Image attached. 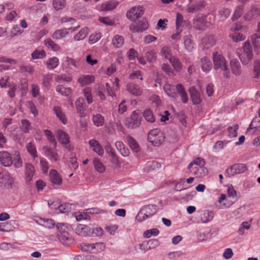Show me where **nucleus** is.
Segmentation results:
<instances>
[{"mask_svg": "<svg viewBox=\"0 0 260 260\" xmlns=\"http://www.w3.org/2000/svg\"><path fill=\"white\" fill-rule=\"evenodd\" d=\"M187 23V20H184L183 19V15L177 12L176 14V29H179V28L181 26H183L184 24H186Z\"/></svg>", "mask_w": 260, "mask_h": 260, "instance_id": "09e8293b", "label": "nucleus"}, {"mask_svg": "<svg viewBox=\"0 0 260 260\" xmlns=\"http://www.w3.org/2000/svg\"><path fill=\"white\" fill-rule=\"evenodd\" d=\"M260 15V10L257 8H252L244 16L245 20H250Z\"/></svg>", "mask_w": 260, "mask_h": 260, "instance_id": "37998d69", "label": "nucleus"}, {"mask_svg": "<svg viewBox=\"0 0 260 260\" xmlns=\"http://www.w3.org/2000/svg\"><path fill=\"white\" fill-rule=\"evenodd\" d=\"M191 100L193 105H198L202 102L200 92L194 87H191L189 89Z\"/></svg>", "mask_w": 260, "mask_h": 260, "instance_id": "4468645a", "label": "nucleus"}, {"mask_svg": "<svg viewBox=\"0 0 260 260\" xmlns=\"http://www.w3.org/2000/svg\"><path fill=\"white\" fill-rule=\"evenodd\" d=\"M118 5V3L115 1H110L103 3L101 7L102 11H108L115 9Z\"/></svg>", "mask_w": 260, "mask_h": 260, "instance_id": "bb28decb", "label": "nucleus"}, {"mask_svg": "<svg viewBox=\"0 0 260 260\" xmlns=\"http://www.w3.org/2000/svg\"><path fill=\"white\" fill-rule=\"evenodd\" d=\"M84 104V99L82 98H78L75 102L76 108L77 111V113L81 117H84L85 116Z\"/></svg>", "mask_w": 260, "mask_h": 260, "instance_id": "5701e85b", "label": "nucleus"}, {"mask_svg": "<svg viewBox=\"0 0 260 260\" xmlns=\"http://www.w3.org/2000/svg\"><path fill=\"white\" fill-rule=\"evenodd\" d=\"M49 176L50 180L52 184L56 185H60L62 184V178L56 170L51 169L50 171Z\"/></svg>", "mask_w": 260, "mask_h": 260, "instance_id": "ddd939ff", "label": "nucleus"}, {"mask_svg": "<svg viewBox=\"0 0 260 260\" xmlns=\"http://www.w3.org/2000/svg\"><path fill=\"white\" fill-rule=\"evenodd\" d=\"M105 248V245L103 242L93 243V253L102 252Z\"/></svg>", "mask_w": 260, "mask_h": 260, "instance_id": "0e129e2a", "label": "nucleus"}, {"mask_svg": "<svg viewBox=\"0 0 260 260\" xmlns=\"http://www.w3.org/2000/svg\"><path fill=\"white\" fill-rule=\"evenodd\" d=\"M160 55L162 57L169 60L172 57V52L171 48L168 46H164L160 50Z\"/></svg>", "mask_w": 260, "mask_h": 260, "instance_id": "58836bf2", "label": "nucleus"}, {"mask_svg": "<svg viewBox=\"0 0 260 260\" xmlns=\"http://www.w3.org/2000/svg\"><path fill=\"white\" fill-rule=\"evenodd\" d=\"M53 110L55 113L56 116L64 124H65L67 122V119L64 113L62 112L61 107L59 106H54Z\"/></svg>", "mask_w": 260, "mask_h": 260, "instance_id": "7c9ffc66", "label": "nucleus"}, {"mask_svg": "<svg viewBox=\"0 0 260 260\" xmlns=\"http://www.w3.org/2000/svg\"><path fill=\"white\" fill-rule=\"evenodd\" d=\"M243 9L244 6L242 5H240L236 8L234 12V13L232 17V19L233 21L237 20L239 18L241 17L243 13Z\"/></svg>", "mask_w": 260, "mask_h": 260, "instance_id": "bf43d9fd", "label": "nucleus"}, {"mask_svg": "<svg viewBox=\"0 0 260 260\" xmlns=\"http://www.w3.org/2000/svg\"><path fill=\"white\" fill-rule=\"evenodd\" d=\"M44 133L49 142L53 145L54 148H56L57 146V142L52 132L48 129H45L44 131Z\"/></svg>", "mask_w": 260, "mask_h": 260, "instance_id": "864d4df0", "label": "nucleus"}, {"mask_svg": "<svg viewBox=\"0 0 260 260\" xmlns=\"http://www.w3.org/2000/svg\"><path fill=\"white\" fill-rule=\"evenodd\" d=\"M93 164L95 170L100 173L105 172L106 168L103 164L98 158H94Z\"/></svg>", "mask_w": 260, "mask_h": 260, "instance_id": "ea45409f", "label": "nucleus"}, {"mask_svg": "<svg viewBox=\"0 0 260 260\" xmlns=\"http://www.w3.org/2000/svg\"><path fill=\"white\" fill-rule=\"evenodd\" d=\"M190 172L198 177H203L208 174V170L204 166H195L190 170Z\"/></svg>", "mask_w": 260, "mask_h": 260, "instance_id": "a211bd4d", "label": "nucleus"}, {"mask_svg": "<svg viewBox=\"0 0 260 260\" xmlns=\"http://www.w3.org/2000/svg\"><path fill=\"white\" fill-rule=\"evenodd\" d=\"M157 211V206L155 205L144 206L136 216V219L139 222H142L153 216Z\"/></svg>", "mask_w": 260, "mask_h": 260, "instance_id": "20e7f679", "label": "nucleus"}, {"mask_svg": "<svg viewBox=\"0 0 260 260\" xmlns=\"http://www.w3.org/2000/svg\"><path fill=\"white\" fill-rule=\"evenodd\" d=\"M128 145L135 152L140 151V147L136 140L131 136L127 137Z\"/></svg>", "mask_w": 260, "mask_h": 260, "instance_id": "79ce46f5", "label": "nucleus"}, {"mask_svg": "<svg viewBox=\"0 0 260 260\" xmlns=\"http://www.w3.org/2000/svg\"><path fill=\"white\" fill-rule=\"evenodd\" d=\"M88 29L86 27L81 28L79 32L74 36L75 40L79 41L84 39L88 34Z\"/></svg>", "mask_w": 260, "mask_h": 260, "instance_id": "5fc2aeb1", "label": "nucleus"}, {"mask_svg": "<svg viewBox=\"0 0 260 260\" xmlns=\"http://www.w3.org/2000/svg\"><path fill=\"white\" fill-rule=\"evenodd\" d=\"M25 179L27 182H30L32 180L35 173V168L34 166L30 163H26L25 165Z\"/></svg>", "mask_w": 260, "mask_h": 260, "instance_id": "aec40b11", "label": "nucleus"}, {"mask_svg": "<svg viewBox=\"0 0 260 260\" xmlns=\"http://www.w3.org/2000/svg\"><path fill=\"white\" fill-rule=\"evenodd\" d=\"M169 61L176 71H180L182 69V64L177 58L173 57Z\"/></svg>", "mask_w": 260, "mask_h": 260, "instance_id": "338daca9", "label": "nucleus"}, {"mask_svg": "<svg viewBox=\"0 0 260 260\" xmlns=\"http://www.w3.org/2000/svg\"><path fill=\"white\" fill-rule=\"evenodd\" d=\"M45 155L52 162L56 161L59 159V156L57 152L53 151L51 148L47 146L43 147Z\"/></svg>", "mask_w": 260, "mask_h": 260, "instance_id": "dca6fc26", "label": "nucleus"}, {"mask_svg": "<svg viewBox=\"0 0 260 260\" xmlns=\"http://www.w3.org/2000/svg\"><path fill=\"white\" fill-rule=\"evenodd\" d=\"M80 248L82 251L93 253V243H82L80 244Z\"/></svg>", "mask_w": 260, "mask_h": 260, "instance_id": "69168bd1", "label": "nucleus"}, {"mask_svg": "<svg viewBox=\"0 0 260 260\" xmlns=\"http://www.w3.org/2000/svg\"><path fill=\"white\" fill-rule=\"evenodd\" d=\"M90 227L87 225L80 224L76 229V233L79 236H89Z\"/></svg>", "mask_w": 260, "mask_h": 260, "instance_id": "cd10ccee", "label": "nucleus"}, {"mask_svg": "<svg viewBox=\"0 0 260 260\" xmlns=\"http://www.w3.org/2000/svg\"><path fill=\"white\" fill-rule=\"evenodd\" d=\"M0 160L1 164L5 167H10L13 164L10 154L7 151L0 152Z\"/></svg>", "mask_w": 260, "mask_h": 260, "instance_id": "2eb2a0df", "label": "nucleus"}, {"mask_svg": "<svg viewBox=\"0 0 260 260\" xmlns=\"http://www.w3.org/2000/svg\"><path fill=\"white\" fill-rule=\"evenodd\" d=\"M204 3L202 1L197 2L196 4H189L187 5L186 12L189 13H192L201 10L204 7Z\"/></svg>", "mask_w": 260, "mask_h": 260, "instance_id": "a878e982", "label": "nucleus"}, {"mask_svg": "<svg viewBox=\"0 0 260 260\" xmlns=\"http://www.w3.org/2000/svg\"><path fill=\"white\" fill-rule=\"evenodd\" d=\"M66 4L65 0H53V1L54 8L57 11L63 9Z\"/></svg>", "mask_w": 260, "mask_h": 260, "instance_id": "e2e57ef3", "label": "nucleus"}, {"mask_svg": "<svg viewBox=\"0 0 260 260\" xmlns=\"http://www.w3.org/2000/svg\"><path fill=\"white\" fill-rule=\"evenodd\" d=\"M88 233L89 236L99 237L103 235V230L101 228L98 226L90 228V232Z\"/></svg>", "mask_w": 260, "mask_h": 260, "instance_id": "603ef678", "label": "nucleus"}, {"mask_svg": "<svg viewBox=\"0 0 260 260\" xmlns=\"http://www.w3.org/2000/svg\"><path fill=\"white\" fill-rule=\"evenodd\" d=\"M110 162L115 168L119 169L121 167V160L119 156L115 153L110 155Z\"/></svg>", "mask_w": 260, "mask_h": 260, "instance_id": "49530a36", "label": "nucleus"}, {"mask_svg": "<svg viewBox=\"0 0 260 260\" xmlns=\"http://www.w3.org/2000/svg\"><path fill=\"white\" fill-rule=\"evenodd\" d=\"M59 63L58 58L56 57H53L47 61L46 65L49 70H53L58 66Z\"/></svg>", "mask_w": 260, "mask_h": 260, "instance_id": "a19ab883", "label": "nucleus"}, {"mask_svg": "<svg viewBox=\"0 0 260 260\" xmlns=\"http://www.w3.org/2000/svg\"><path fill=\"white\" fill-rule=\"evenodd\" d=\"M57 230V237L62 245L68 246L74 242V239L68 232V227L66 223H58L56 224Z\"/></svg>", "mask_w": 260, "mask_h": 260, "instance_id": "f03ea898", "label": "nucleus"}, {"mask_svg": "<svg viewBox=\"0 0 260 260\" xmlns=\"http://www.w3.org/2000/svg\"><path fill=\"white\" fill-rule=\"evenodd\" d=\"M176 90L181 97L182 102L184 104L187 103L188 101V98L183 85L180 83L177 84L176 85Z\"/></svg>", "mask_w": 260, "mask_h": 260, "instance_id": "f3484780", "label": "nucleus"}, {"mask_svg": "<svg viewBox=\"0 0 260 260\" xmlns=\"http://www.w3.org/2000/svg\"><path fill=\"white\" fill-rule=\"evenodd\" d=\"M214 215L213 211L205 210L201 215V220L203 223H207L213 219Z\"/></svg>", "mask_w": 260, "mask_h": 260, "instance_id": "c85d7f7f", "label": "nucleus"}, {"mask_svg": "<svg viewBox=\"0 0 260 260\" xmlns=\"http://www.w3.org/2000/svg\"><path fill=\"white\" fill-rule=\"evenodd\" d=\"M44 44L48 49L54 51H57L60 49L59 46L50 38H47L45 40Z\"/></svg>", "mask_w": 260, "mask_h": 260, "instance_id": "e433bc0d", "label": "nucleus"}, {"mask_svg": "<svg viewBox=\"0 0 260 260\" xmlns=\"http://www.w3.org/2000/svg\"><path fill=\"white\" fill-rule=\"evenodd\" d=\"M144 11V9L142 6H135L127 12L126 16L128 19L135 21L143 15Z\"/></svg>", "mask_w": 260, "mask_h": 260, "instance_id": "6e6552de", "label": "nucleus"}, {"mask_svg": "<svg viewBox=\"0 0 260 260\" xmlns=\"http://www.w3.org/2000/svg\"><path fill=\"white\" fill-rule=\"evenodd\" d=\"M148 27V22L144 19L140 20L136 23H133L129 26V30L133 33L142 32L146 30Z\"/></svg>", "mask_w": 260, "mask_h": 260, "instance_id": "1a4fd4ad", "label": "nucleus"}, {"mask_svg": "<svg viewBox=\"0 0 260 260\" xmlns=\"http://www.w3.org/2000/svg\"><path fill=\"white\" fill-rule=\"evenodd\" d=\"M147 61L149 63H153L157 58L156 52L154 50L147 51L145 54Z\"/></svg>", "mask_w": 260, "mask_h": 260, "instance_id": "c03bdc74", "label": "nucleus"}, {"mask_svg": "<svg viewBox=\"0 0 260 260\" xmlns=\"http://www.w3.org/2000/svg\"><path fill=\"white\" fill-rule=\"evenodd\" d=\"M259 127H260V118L255 117L250 123L249 127L247 129V133H253Z\"/></svg>", "mask_w": 260, "mask_h": 260, "instance_id": "c756f323", "label": "nucleus"}, {"mask_svg": "<svg viewBox=\"0 0 260 260\" xmlns=\"http://www.w3.org/2000/svg\"><path fill=\"white\" fill-rule=\"evenodd\" d=\"M213 68L219 72H222L225 78H229L230 71L228 62L224 56L217 52L213 53Z\"/></svg>", "mask_w": 260, "mask_h": 260, "instance_id": "f257e3e1", "label": "nucleus"}, {"mask_svg": "<svg viewBox=\"0 0 260 260\" xmlns=\"http://www.w3.org/2000/svg\"><path fill=\"white\" fill-rule=\"evenodd\" d=\"M37 222L48 229H52L55 225V222L52 219L40 218Z\"/></svg>", "mask_w": 260, "mask_h": 260, "instance_id": "72a5a7b5", "label": "nucleus"}, {"mask_svg": "<svg viewBox=\"0 0 260 260\" xmlns=\"http://www.w3.org/2000/svg\"><path fill=\"white\" fill-rule=\"evenodd\" d=\"M184 43L185 48L188 51H190L193 48V43L190 35H186L184 37Z\"/></svg>", "mask_w": 260, "mask_h": 260, "instance_id": "de8ad7c7", "label": "nucleus"}, {"mask_svg": "<svg viewBox=\"0 0 260 260\" xmlns=\"http://www.w3.org/2000/svg\"><path fill=\"white\" fill-rule=\"evenodd\" d=\"M141 124V117L134 111L132 113L131 118L126 120L125 125L129 128H135L138 127Z\"/></svg>", "mask_w": 260, "mask_h": 260, "instance_id": "9d476101", "label": "nucleus"}, {"mask_svg": "<svg viewBox=\"0 0 260 260\" xmlns=\"http://www.w3.org/2000/svg\"><path fill=\"white\" fill-rule=\"evenodd\" d=\"M126 90L130 93L135 96L140 95L142 92L140 87L132 82H129L127 84Z\"/></svg>", "mask_w": 260, "mask_h": 260, "instance_id": "6ab92c4d", "label": "nucleus"}, {"mask_svg": "<svg viewBox=\"0 0 260 260\" xmlns=\"http://www.w3.org/2000/svg\"><path fill=\"white\" fill-rule=\"evenodd\" d=\"M176 87L175 88L174 85H172L169 84H165L164 86V90L165 92L169 96L174 99L176 97V94L175 93Z\"/></svg>", "mask_w": 260, "mask_h": 260, "instance_id": "2f4dec72", "label": "nucleus"}, {"mask_svg": "<svg viewBox=\"0 0 260 260\" xmlns=\"http://www.w3.org/2000/svg\"><path fill=\"white\" fill-rule=\"evenodd\" d=\"M92 120L93 124L98 127L103 125L105 122L104 117L100 114H93Z\"/></svg>", "mask_w": 260, "mask_h": 260, "instance_id": "4c0bfd02", "label": "nucleus"}, {"mask_svg": "<svg viewBox=\"0 0 260 260\" xmlns=\"http://www.w3.org/2000/svg\"><path fill=\"white\" fill-rule=\"evenodd\" d=\"M247 170V167L243 164H235L228 168L225 171V176L231 177L237 174L244 173Z\"/></svg>", "mask_w": 260, "mask_h": 260, "instance_id": "0eeeda50", "label": "nucleus"}, {"mask_svg": "<svg viewBox=\"0 0 260 260\" xmlns=\"http://www.w3.org/2000/svg\"><path fill=\"white\" fill-rule=\"evenodd\" d=\"M15 157L13 161L14 166L16 168H20L22 166V161L19 152L16 151L15 153Z\"/></svg>", "mask_w": 260, "mask_h": 260, "instance_id": "680f3d73", "label": "nucleus"}, {"mask_svg": "<svg viewBox=\"0 0 260 260\" xmlns=\"http://www.w3.org/2000/svg\"><path fill=\"white\" fill-rule=\"evenodd\" d=\"M208 16H197L193 19V25L195 28L197 29L202 30L205 29L206 27H208L209 25H208ZM215 19V17L214 16H210L209 15V23L211 24V19L213 20Z\"/></svg>", "mask_w": 260, "mask_h": 260, "instance_id": "423d86ee", "label": "nucleus"}, {"mask_svg": "<svg viewBox=\"0 0 260 260\" xmlns=\"http://www.w3.org/2000/svg\"><path fill=\"white\" fill-rule=\"evenodd\" d=\"M124 39L123 36L116 35L112 39V44L115 48H120L124 44Z\"/></svg>", "mask_w": 260, "mask_h": 260, "instance_id": "c9c22d12", "label": "nucleus"}, {"mask_svg": "<svg viewBox=\"0 0 260 260\" xmlns=\"http://www.w3.org/2000/svg\"><path fill=\"white\" fill-rule=\"evenodd\" d=\"M252 44L257 52H260V22L258 23L256 33L251 37Z\"/></svg>", "mask_w": 260, "mask_h": 260, "instance_id": "9b49d317", "label": "nucleus"}, {"mask_svg": "<svg viewBox=\"0 0 260 260\" xmlns=\"http://www.w3.org/2000/svg\"><path fill=\"white\" fill-rule=\"evenodd\" d=\"M26 149L29 154L34 158L38 156L36 146L32 142H30L27 144Z\"/></svg>", "mask_w": 260, "mask_h": 260, "instance_id": "3c124183", "label": "nucleus"}, {"mask_svg": "<svg viewBox=\"0 0 260 260\" xmlns=\"http://www.w3.org/2000/svg\"><path fill=\"white\" fill-rule=\"evenodd\" d=\"M57 136L59 141L62 144H67L70 142V137L64 131H58Z\"/></svg>", "mask_w": 260, "mask_h": 260, "instance_id": "473e14b6", "label": "nucleus"}, {"mask_svg": "<svg viewBox=\"0 0 260 260\" xmlns=\"http://www.w3.org/2000/svg\"><path fill=\"white\" fill-rule=\"evenodd\" d=\"M94 79L95 78L93 75H86L79 78L78 81L81 86H84L94 82Z\"/></svg>", "mask_w": 260, "mask_h": 260, "instance_id": "412c9836", "label": "nucleus"}, {"mask_svg": "<svg viewBox=\"0 0 260 260\" xmlns=\"http://www.w3.org/2000/svg\"><path fill=\"white\" fill-rule=\"evenodd\" d=\"M165 135L158 128L153 129L148 134V140L152 145L159 146L165 140Z\"/></svg>", "mask_w": 260, "mask_h": 260, "instance_id": "39448f33", "label": "nucleus"}, {"mask_svg": "<svg viewBox=\"0 0 260 260\" xmlns=\"http://www.w3.org/2000/svg\"><path fill=\"white\" fill-rule=\"evenodd\" d=\"M230 36L236 42L244 40L246 38L245 36L238 31H234L230 34Z\"/></svg>", "mask_w": 260, "mask_h": 260, "instance_id": "13d9d810", "label": "nucleus"}, {"mask_svg": "<svg viewBox=\"0 0 260 260\" xmlns=\"http://www.w3.org/2000/svg\"><path fill=\"white\" fill-rule=\"evenodd\" d=\"M201 66L203 72L208 73L211 71L212 68V64L209 59L207 57H204L201 59Z\"/></svg>", "mask_w": 260, "mask_h": 260, "instance_id": "393cba45", "label": "nucleus"}, {"mask_svg": "<svg viewBox=\"0 0 260 260\" xmlns=\"http://www.w3.org/2000/svg\"><path fill=\"white\" fill-rule=\"evenodd\" d=\"M230 64L233 74L235 76H239L242 71L241 65L239 61L236 59H233L231 60Z\"/></svg>", "mask_w": 260, "mask_h": 260, "instance_id": "b1692460", "label": "nucleus"}, {"mask_svg": "<svg viewBox=\"0 0 260 260\" xmlns=\"http://www.w3.org/2000/svg\"><path fill=\"white\" fill-rule=\"evenodd\" d=\"M216 42L215 37L213 35L207 36L202 40V44L204 48L208 49L213 46Z\"/></svg>", "mask_w": 260, "mask_h": 260, "instance_id": "4be33fe9", "label": "nucleus"}, {"mask_svg": "<svg viewBox=\"0 0 260 260\" xmlns=\"http://www.w3.org/2000/svg\"><path fill=\"white\" fill-rule=\"evenodd\" d=\"M91 91V88L90 87H86L83 89L84 95L89 104H91L93 102Z\"/></svg>", "mask_w": 260, "mask_h": 260, "instance_id": "052dcab7", "label": "nucleus"}, {"mask_svg": "<svg viewBox=\"0 0 260 260\" xmlns=\"http://www.w3.org/2000/svg\"><path fill=\"white\" fill-rule=\"evenodd\" d=\"M56 91L63 96H68L72 92V89L70 87H65L62 85H58Z\"/></svg>", "mask_w": 260, "mask_h": 260, "instance_id": "8fccbe9b", "label": "nucleus"}, {"mask_svg": "<svg viewBox=\"0 0 260 260\" xmlns=\"http://www.w3.org/2000/svg\"><path fill=\"white\" fill-rule=\"evenodd\" d=\"M239 57L244 64H248L253 57V51L249 41L245 42L242 47L238 50Z\"/></svg>", "mask_w": 260, "mask_h": 260, "instance_id": "7ed1b4c3", "label": "nucleus"}, {"mask_svg": "<svg viewBox=\"0 0 260 260\" xmlns=\"http://www.w3.org/2000/svg\"><path fill=\"white\" fill-rule=\"evenodd\" d=\"M74 207H75L74 205L65 203L59 206L58 210L60 213H66L71 211Z\"/></svg>", "mask_w": 260, "mask_h": 260, "instance_id": "a18cd8bd", "label": "nucleus"}, {"mask_svg": "<svg viewBox=\"0 0 260 260\" xmlns=\"http://www.w3.org/2000/svg\"><path fill=\"white\" fill-rule=\"evenodd\" d=\"M21 129L23 132L28 133L31 129V125L29 121L26 119H23L21 120Z\"/></svg>", "mask_w": 260, "mask_h": 260, "instance_id": "6e6d98bb", "label": "nucleus"}, {"mask_svg": "<svg viewBox=\"0 0 260 260\" xmlns=\"http://www.w3.org/2000/svg\"><path fill=\"white\" fill-rule=\"evenodd\" d=\"M160 167V164L155 160L147 162L143 170L145 172H149L151 170L158 169Z\"/></svg>", "mask_w": 260, "mask_h": 260, "instance_id": "f704fd0d", "label": "nucleus"}, {"mask_svg": "<svg viewBox=\"0 0 260 260\" xmlns=\"http://www.w3.org/2000/svg\"><path fill=\"white\" fill-rule=\"evenodd\" d=\"M231 10L228 8H222L219 11V19L221 21H224L228 18L231 14Z\"/></svg>", "mask_w": 260, "mask_h": 260, "instance_id": "4d7b16f0", "label": "nucleus"}, {"mask_svg": "<svg viewBox=\"0 0 260 260\" xmlns=\"http://www.w3.org/2000/svg\"><path fill=\"white\" fill-rule=\"evenodd\" d=\"M88 144L92 150L99 156H102L103 155L104 153V149L96 140L94 139H90L88 141Z\"/></svg>", "mask_w": 260, "mask_h": 260, "instance_id": "f8f14e48", "label": "nucleus"}, {"mask_svg": "<svg viewBox=\"0 0 260 260\" xmlns=\"http://www.w3.org/2000/svg\"><path fill=\"white\" fill-rule=\"evenodd\" d=\"M143 116L145 117L146 120L148 122H153L155 121L153 114L150 109L146 110L144 112Z\"/></svg>", "mask_w": 260, "mask_h": 260, "instance_id": "774afa93", "label": "nucleus"}]
</instances>
